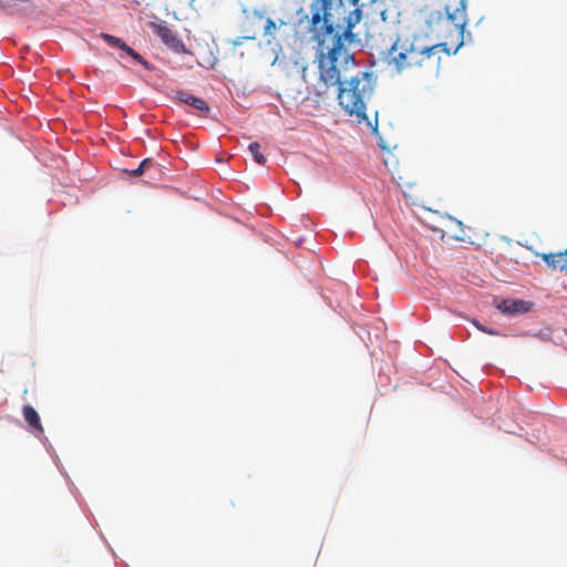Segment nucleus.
<instances>
[{"instance_id":"1","label":"nucleus","mask_w":567,"mask_h":567,"mask_svg":"<svg viewBox=\"0 0 567 567\" xmlns=\"http://www.w3.org/2000/svg\"><path fill=\"white\" fill-rule=\"evenodd\" d=\"M437 48V44H425L420 38L396 41L389 51L386 63L399 74L431 70L440 60Z\"/></svg>"},{"instance_id":"2","label":"nucleus","mask_w":567,"mask_h":567,"mask_svg":"<svg viewBox=\"0 0 567 567\" xmlns=\"http://www.w3.org/2000/svg\"><path fill=\"white\" fill-rule=\"evenodd\" d=\"M378 84V76L373 71H360L350 76L338 90L339 105L358 123L368 120L367 105L371 101Z\"/></svg>"},{"instance_id":"3","label":"nucleus","mask_w":567,"mask_h":567,"mask_svg":"<svg viewBox=\"0 0 567 567\" xmlns=\"http://www.w3.org/2000/svg\"><path fill=\"white\" fill-rule=\"evenodd\" d=\"M466 4V0H449L444 12L436 10L429 13L426 18L429 29L444 39H449L453 33L457 39H462L468 22Z\"/></svg>"},{"instance_id":"4","label":"nucleus","mask_w":567,"mask_h":567,"mask_svg":"<svg viewBox=\"0 0 567 567\" xmlns=\"http://www.w3.org/2000/svg\"><path fill=\"white\" fill-rule=\"evenodd\" d=\"M355 61L352 54H350L343 45L341 37H337L333 40L332 47L329 49L328 55L322 58L319 63L320 80L327 86L338 85V89L344 82L342 71L354 68Z\"/></svg>"},{"instance_id":"5","label":"nucleus","mask_w":567,"mask_h":567,"mask_svg":"<svg viewBox=\"0 0 567 567\" xmlns=\"http://www.w3.org/2000/svg\"><path fill=\"white\" fill-rule=\"evenodd\" d=\"M333 4H336L337 11L342 9L340 0H315L310 7L311 25L317 27L320 22H323L327 32L331 33L336 22L331 13Z\"/></svg>"},{"instance_id":"6","label":"nucleus","mask_w":567,"mask_h":567,"mask_svg":"<svg viewBox=\"0 0 567 567\" xmlns=\"http://www.w3.org/2000/svg\"><path fill=\"white\" fill-rule=\"evenodd\" d=\"M342 6V9L337 11L336 10V4L332 6V9L331 11L334 10L336 13L338 14H341L344 12V8H343V4L341 3ZM332 13V17L334 19V29L331 33H328L324 25H323V22H320L317 27H313L315 29L317 30H324V33L328 34V35H331L333 34V40L337 39V37H341V39H347V40H350L352 41L354 39V34L352 33V29L360 22L361 20V10L359 8H355L353 11H351L346 18H344V21H346V27L344 29L342 30V32H339V30L341 29L340 24L338 23V18L334 17V13Z\"/></svg>"},{"instance_id":"7","label":"nucleus","mask_w":567,"mask_h":567,"mask_svg":"<svg viewBox=\"0 0 567 567\" xmlns=\"http://www.w3.org/2000/svg\"><path fill=\"white\" fill-rule=\"evenodd\" d=\"M153 29L155 34L171 49L181 51L184 48L183 42L176 37L171 28L163 23H154Z\"/></svg>"},{"instance_id":"8","label":"nucleus","mask_w":567,"mask_h":567,"mask_svg":"<svg viewBox=\"0 0 567 567\" xmlns=\"http://www.w3.org/2000/svg\"><path fill=\"white\" fill-rule=\"evenodd\" d=\"M538 256L551 270L567 274V249L561 252L539 254Z\"/></svg>"},{"instance_id":"9","label":"nucleus","mask_w":567,"mask_h":567,"mask_svg":"<svg viewBox=\"0 0 567 567\" xmlns=\"http://www.w3.org/2000/svg\"><path fill=\"white\" fill-rule=\"evenodd\" d=\"M496 308L505 315H516L529 311L530 303L524 300L505 299L498 302Z\"/></svg>"},{"instance_id":"10","label":"nucleus","mask_w":567,"mask_h":567,"mask_svg":"<svg viewBox=\"0 0 567 567\" xmlns=\"http://www.w3.org/2000/svg\"><path fill=\"white\" fill-rule=\"evenodd\" d=\"M175 99L182 103L195 107L204 114H207L210 110L208 103L205 100L194 96L193 94L186 91H177L175 94Z\"/></svg>"},{"instance_id":"11","label":"nucleus","mask_w":567,"mask_h":567,"mask_svg":"<svg viewBox=\"0 0 567 567\" xmlns=\"http://www.w3.org/2000/svg\"><path fill=\"white\" fill-rule=\"evenodd\" d=\"M255 23L262 30L260 35L268 39L270 42L271 39H275L276 30L278 29L277 23L264 14H256Z\"/></svg>"},{"instance_id":"12","label":"nucleus","mask_w":567,"mask_h":567,"mask_svg":"<svg viewBox=\"0 0 567 567\" xmlns=\"http://www.w3.org/2000/svg\"><path fill=\"white\" fill-rule=\"evenodd\" d=\"M23 417L25 422L39 433H43V426L38 412L31 405L23 406Z\"/></svg>"},{"instance_id":"13","label":"nucleus","mask_w":567,"mask_h":567,"mask_svg":"<svg viewBox=\"0 0 567 567\" xmlns=\"http://www.w3.org/2000/svg\"><path fill=\"white\" fill-rule=\"evenodd\" d=\"M260 144L258 142H252L249 144L248 150L251 153L255 162L259 165H264L266 163V157L260 153Z\"/></svg>"},{"instance_id":"14","label":"nucleus","mask_w":567,"mask_h":567,"mask_svg":"<svg viewBox=\"0 0 567 567\" xmlns=\"http://www.w3.org/2000/svg\"><path fill=\"white\" fill-rule=\"evenodd\" d=\"M101 37H102V39H104V41H105L109 45H111V47H113V48H118V49H121L123 52H124V51L126 50V48H127V44H126L124 41H122L120 38H116V37H114V35L106 34V33H102V34H101Z\"/></svg>"},{"instance_id":"15","label":"nucleus","mask_w":567,"mask_h":567,"mask_svg":"<svg viewBox=\"0 0 567 567\" xmlns=\"http://www.w3.org/2000/svg\"><path fill=\"white\" fill-rule=\"evenodd\" d=\"M127 55H130L134 61L141 63L146 69L151 70L150 63L144 60L135 50H133L131 47L127 45L126 50L124 51Z\"/></svg>"},{"instance_id":"16","label":"nucleus","mask_w":567,"mask_h":567,"mask_svg":"<svg viewBox=\"0 0 567 567\" xmlns=\"http://www.w3.org/2000/svg\"><path fill=\"white\" fill-rule=\"evenodd\" d=\"M154 165L152 159L150 158H146L144 161H142L138 165V167L136 169H133L130 172V174L132 176H141L142 174H144V172L146 171L147 167Z\"/></svg>"},{"instance_id":"17","label":"nucleus","mask_w":567,"mask_h":567,"mask_svg":"<svg viewBox=\"0 0 567 567\" xmlns=\"http://www.w3.org/2000/svg\"><path fill=\"white\" fill-rule=\"evenodd\" d=\"M22 2H25V0H0V8L13 11Z\"/></svg>"},{"instance_id":"18","label":"nucleus","mask_w":567,"mask_h":567,"mask_svg":"<svg viewBox=\"0 0 567 567\" xmlns=\"http://www.w3.org/2000/svg\"><path fill=\"white\" fill-rule=\"evenodd\" d=\"M474 326L482 332L492 334V336H501V333L496 330L488 329L487 327L481 324L478 321H474Z\"/></svg>"}]
</instances>
